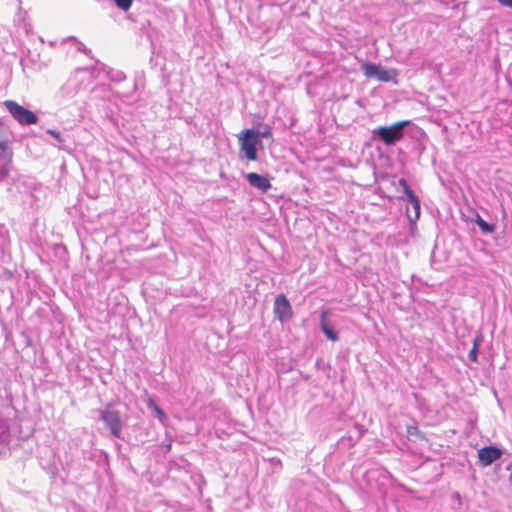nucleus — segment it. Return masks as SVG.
<instances>
[{
    "label": "nucleus",
    "instance_id": "obj_1",
    "mask_svg": "<svg viewBox=\"0 0 512 512\" xmlns=\"http://www.w3.org/2000/svg\"><path fill=\"white\" fill-rule=\"evenodd\" d=\"M93 78V70L77 68L62 86L61 91L66 97H73L79 90L87 87Z\"/></svg>",
    "mask_w": 512,
    "mask_h": 512
},
{
    "label": "nucleus",
    "instance_id": "obj_2",
    "mask_svg": "<svg viewBox=\"0 0 512 512\" xmlns=\"http://www.w3.org/2000/svg\"><path fill=\"white\" fill-rule=\"evenodd\" d=\"M409 124L410 121L405 120L390 126H380L372 131L373 138L387 146L394 145L403 138L404 128Z\"/></svg>",
    "mask_w": 512,
    "mask_h": 512
},
{
    "label": "nucleus",
    "instance_id": "obj_3",
    "mask_svg": "<svg viewBox=\"0 0 512 512\" xmlns=\"http://www.w3.org/2000/svg\"><path fill=\"white\" fill-rule=\"evenodd\" d=\"M240 151L251 161L257 160V145L260 143L255 129L243 130L239 136Z\"/></svg>",
    "mask_w": 512,
    "mask_h": 512
},
{
    "label": "nucleus",
    "instance_id": "obj_4",
    "mask_svg": "<svg viewBox=\"0 0 512 512\" xmlns=\"http://www.w3.org/2000/svg\"><path fill=\"white\" fill-rule=\"evenodd\" d=\"M5 108L20 125H32L38 121L37 115L13 100L4 101Z\"/></svg>",
    "mask_w": 512,
    "mask_h": 512
},
{
    "label": "nucleus",
    "instance_id": "obj_5",
    "mask_svg": "<svg viewBox=\"0 0 512 512\" xmlns=\"http://www.w3.org/2000/svg\"><path fill=\"white\" fill-rule=\"evenodd\" d=\"M100 419L105 423L113 437L121 438L123 422L118 411L109 408L101 410Z\"/></svg>",
    "mask_w": 512,
    "mask_h": 512
},
{
    "label": "nucleus",
    "instance_id": "obj_6",
    "mask_svg": "<svg viewBox=\"0 0 512 512\" xmlns=\"http://www.w3.org/2000/svg\"><path fill=\"white\" fill-rule=\"evenodd\" d=\"M274 314L281 322H285L292 317V307L284 294L276 296L274 301Z\"/></svg>",
    "mask_w": 512,
    "mask_h": 512
},
{
    "label": "nucleus",
    "instance_id": "obj_7",
    "mask_svg": "<svg viewBox=\"0 0 512 512\" xmlns=\"http://www.w3.org/2000/svg\"><path fill=\"white\" fill-rule=\"evenodd\" d=\"M503 455V451L496 446H485L478 450L479 462L483 467H487L499 460Z\"/></svg>",
    "mask_w": 512,
    "mask_h": 512
},
{
    "label": "nucleus",
    "instance_id": "obj_8",
    "mask_svg": "<svg viewBox=\"0 0 512 512\" xmlns=\"http://www.w3.org/2000/svg\"><path fill=\"white\" fill-rule=\"evenodd\" d=\"M245 177L253 188L258 189L262 193L268 192L272 187L270 180L266 176L260 175L258 173L251 172L246 174Z\"/></svg>",
    "mask_w": 512,
    "mask_h": 512
},
{
    "label": "nucleus",
    "instance_id": "obj_9",
    "mask_svg": "<svg viewBox=\"0 0 512 512\" xmlns=\"http://www.w3.org/2000/svg\"><path fill=\"white\" fill-rule=\"evenodd\" d=\"M409 203L412 206V211H410L409 208H407V217L411 223H415L420 217V200L419 198L413 199Z\"/></svg>",
    "mask_w": 512,
    "mask_h": 512
},
{
    "label": "nucleus",
    "instance_id": "obj_10",
    "mask_svg": "<svg viewBox=\"0 0 512 512\" xmlns=\"http://www.w3.org/2000/svg\"><path fill=\"white\" fill-rule=\"evenodd\" d=\"M320 328L329 340L337 341L339 339L338 333L326 323L324 313L321 315Z\"/></svg>",
    "mask_w": 512,
    "mask_h": 512
},
{
    "label": "nucleus",
    "instance_id": "obj_11",
    "mask_svg": "<svg viewBox=\"0 0 512 512\" xmlns=\"http://www.w3.org/2000/svg\"><path fill=\"white\" fill-rule=\"evenodd\" d=\"M395 76H396L395 70H393V69L387 70L380 66L375 79H377L378 81H382V82H390V81L394 80Z\"/></svg>",
    "mask_w": 512,
    "mask_h": 512
},
{
    "label": "nucleus",
    "instance_id": "obj_12",
    "mask_svg": "<svg viewBox=\"0 0 512 512\" xmlns=\"http://www.w3.org/2000/svg\"><path fill=\"white\" fill-rule=\"evenodd\" d=\"M62 45H71L77 51H83L85 54H88L89 51L86 50L83 43L79 42L74 36H69L62 40Z\"/></svg>",
    "mask_w": 512,
    "mask_h": 512
},
{
    "label": "nucleus",
    "instance_id": "obj_13",
    "mask_svg": "<svg viewBox=\"0 0 512 512\" xmlns=\"http://www.w3.org/2000/svg\"><path fill=\"white\" fill-rule=\"evenodd\" d=\"M379 68L380 66L374 63H364L362 65L363 73L367 78H375Z\"/></svg>",
    "mask_w": 512,
    "mask_h": 512
},
{
    "label": "nucleus",
    "instance_id": "obj_14",
    "mask_svg": "<svg viewBox=\"0 0 512 512\" xmlns=\"http://www.w3.org/2000/svg\"><path fill=\"white\" fill-rule=\"evenodd\" d=\"M476 223L484 234H490L495 230V226L486 222L480 215H477Z\"/></svg>",
    "mask_w": 512,
    "mask_h": 512
},
{
    "label": "nucleus",
    "instance_id": "obj_15",
    "mask_svg": "<svg viewBox=\"0 0 512 512\" xmlns=\"http://www.w3.org/2000/svg\"><path fill=\"white\" fill-rule=\"evenodd\" d=\"M9 429L5 420H0V442L5 443L8 441Z\"/></svg>",
    "mask_w": 512,
    "mask_h": 512
},
{
    "label": "nucleus",
    "instance_id": "obj_16",
    "mask_svg": "<svg viewBox=\"0 0 512 512\" xmlns=\"http://www.w3.org/2000/svg\"><path fill=\"white\" fill-rule=\"evenodd\" d=\"M148 406H149V408L153 409L156 417L160 420V422L164 423V421L166 419V415H165L164 411L153 401H151Z\"/></svg>",
    "mask_w": 512,
    "mask_h": 512
},
{
    "label": "nucleus",
    "instance_id": "obj_17",
    "mask_svg": "<svg viewBox=\"0 0 512 512\" xmlns=\"http://www.w3.org/2000/svg\"><path fill=\"white\" fill-rule=\"evenodd\" d=\"M47 37H43V36H38V40L41 42V43H48L49 46L53 47L56 45V43L58 42V40L55 38V37H52L53 34H46Z\"/></svg>",
    "mask_w": 512,
    "mask_h": 512
},
{
    "label": "nucleus",
    "instance_id": "obj_18",
    "mask_svg": "<svg viewBox=\"0 0 512 512\" xmlns=\"http://www.w3.org/2000/svg\"><path fill=\"white\" fill-rule=\"evenodd\" d=\"M47 134L51 135L57 142V146L60 147L62 143H64V138L62 137L59 131L48 129Z\"/></svg>",
    "mask_w": 512,
    "mask_h": 512
},
{
    "label": "nucleus",
    "instance_id": "obj_19",
    "mask_svg": "<svg viewBox=\"0 0 512 512\" xmlns=\"http://www.w3.org/2000/svg\"><path fill=\"white\" fill-rule=\"evenodd\" d=\"M0 149L2 151V156L5 158V159H10L11 158V152L8 151L7 149V143L6 141L4 140H0Z\"/></svg>",
    "mask_w": 512,
    "mask_h": 512
},
{
    "label": "nucleus",
    "instance_id": "obj_20",
    "mask_svg": "<svg viewBox=\"0 0 512 512\" xmlns=\"http://www.w3.org/2000/svg\"><path fill=\"white\" fill-rule=\"evenodd\" d=\"M259 138H268L271 136V129L269 127H265L263 130H256Z\"/></svg>",
    "mask_w": 512,
    "mask_h": 512
},
{
    "label": "nucleus",
    "instance_id": "obj_21",
    "mask_svg": "<svg viewBox=\"0 0 512 512\" xmlns=\"http://www.w3.org/2000/svg\"><path fill=\"white\" fill-rule=\"evenodd\" d=\"M404 194L406 195L408 202L412 201L413 199H417L418 196L415 195V193L411 190L410 187H405Z\"/></svg>",
    "mask_w": 512,
    "mask_h": 512
},
{
    "label": "nucleus",
    "instance_id": "obj_22",
    "mask_svg": "<svg viewBox=\"0 0 512 512\" xmlns=\"http://www.w3.org/2000/svg\"><path fill=\"white\" fill-rule=\"evenodd\" d=\"M468 358L470 361L472 362H477L478 360V349L476 347H473L469 353H468Z\"/></svg>",
    "mask_w": 512,
    "mask_h": 512
},
{
    "label": "nucleus",
    "instance_id": "obj_23",
    "mask_svg": "<svg viewBox=\"0 0 512 512\" xmlns=\"http://www.w3.org/2000/svg\"><path fill=\"white\" fill-rule=\"evenodd\" d=\"M9 173V167L8 165H3L0 169V176L1 178H5Z\"/></svg>",
    "mask_w": 512,
    "mask_h": 512
},
{
    "label": "nucleus",
    "instance_id": "obj_24",
    "mask_svg": "<svg viewBox=\"0 0 512 512\" xmlns=\"http://www.w3.org/2000/svg\"><path fill=\"white\" fill-rule=\"evenodd\" d=\"M498 2L504 7L512 8V0H498Z\"/></svg>",
    "mask_w": 512,
    "mask_h": 512
},
{
    "label": "nucleus",
    "instance_id": "obj_25",
    "mask_svg": "<svg viewBox=\"0 0 512 512\" xmlns=\"http://www.w3.org/2000/svg\"><path fill=\"white\" fill-rule=\"evenodd\" d=\"M125 79V75L122 72H116L115 77H112V80L121 81Z\"/></svg>",
    "mask_w": 512,
    "mask_h": 512
},
{
    "label": "nucleus",
    "instance_id": "obj_26",
    "mask_svg": "<svg viewBox=\"0 0 512 512\" xmlns=\"http://www.w3.org/2000/svg\"><path fill=\"white\" fill-rule=\"evenodd\" d=\"M481 341H482V336H481V335L477 336V337L474 339V341H473V347H476V348L478 349V347H479V345H480Z\"/></svg>",
    "mask_w": 512,
    "mask_h": 512
},
{
    "label": "nucleus",
    "instance_id": "obj_27",
    "mask_svg": "<svg viewBox=\"0 0 512 512\" xmlns=\"http://www.w3.org/2000/svg\"><path fill=\"white\" fill-rule=\"evenodd\" d=\"M399 184H400L401 187H403V189H405V187H409L407 181L404 178H401L399 180Z\"/></svg>",
    "mask_w": 512,
    "mask_h": 512
},
{
    "label": "nucleus",
    "instance_id": "obj_28",
    "mask_svg": "<svg viewBox=\"0 0 512 512\" xmlns=\"http://www.w3.org/2000/svg\"><path fill=\"white\" fill-rule=\"evenodd\" d=\"M511 481H512V474H511Z\"/></svg>",
    "mask_w": 512,
    "mask_h": 512
},
{
    "label": "nucleus",
    "instance_id": "obj_29",
    "mask_svg": "<svg viewBox=\"0 0 512 512\" xmlns=\"http://www.w3.org/2000/svg\"><path fill=\"white\" fill-rule=\"evenodd\" d=\"M511 481H512V474H511Z\"/></svg>",
    "mask_w": 512,
    "mask_h": 512
},
{
    "label": "nucleus",
    "instance_id": "obj_30",
    "mask_svg": "<svg viewBox=\"0 0 512 512\" xmlns=\"http://www.w3.org/2000/svg\"><path fill=\"white\" fill-rule=\"evenodd\" d=\"M511 481H512V474H511Z\"/></svg>",
    "mask_w": 512,
    "mask_h": 512
}]
</instances>
